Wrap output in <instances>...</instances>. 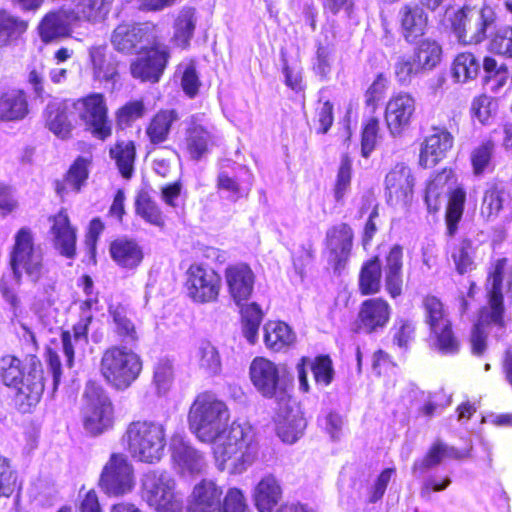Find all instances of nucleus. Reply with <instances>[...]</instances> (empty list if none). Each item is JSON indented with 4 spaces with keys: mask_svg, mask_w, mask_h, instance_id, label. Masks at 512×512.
Returning a JSON list of instances; mask_svg holds the SVG:
<instances>
[{
    "mask_svg": "<svg viewBox=\"0 0 512 512\" xmlns=\"http://www.w3.org/2000/svg\"><path fill=\"white\" fill-rule=\"evenodd\" d=\"M421 309L424 323L429 330L431 347L441 355L458 354L461 341L454 331L453 321L444 301L439 296L428 293L422 297Z\"/></svg>",
    "mask_w": 512,
    "mask_h": 512,
    "instance_id": "obj_3",
    "label": "nucleus"
},
{
    "mask_svg": "<svg viewBox=\"0 0 512 512\" xmlns=\"http://www.w3.org/2000/svg\"><path fill=\"white\" fill-rule=\"evenodd\" d=\"M0 377L6 386L17 390L18 397L28 406L39 402L44 391L41 361L36 356L24 360L6 355L0 359Z\"/></svg>",
    "mask_w": 512,
    "mask_h": 512,
    "instance_id": "obj_2",
    "label": "nucleus"
},
{
    "mask_svg": "<svg viewBox=\"0 0 512 512\" xmlns=\"http://www.w3.org/2000/svg\"><path fill=\"white\" fill-rule=\"evenodd\" d=\"M160 30L157 25L146 22L140 24H120L111 36L113 47L122 53L131 54L137 49L148 50L159 44Z\"/></svg>",
    "mask_w": 512,
    "mask_h": 512,
    "instance_id": "obj_13",
    "label": "nucleus"
},
{
    "mask_svg": "<svg viewBox=\"0 0 512 512\" xmlns=\"http://www.w3.org/2000/svg\"><path fill=\"white\" fill-rule=\"evenodd\" d=\"M110 155L115 159L121 175L130 178L133 172L135 146L132 141L119 142L110 149Z\"/></svg>",
    "mask_w": 512,
    "mask_h": 512,
    "instance_id": "obj_56",
    "label": "nucleus"
},
{
    "mask_svg": "<svg viewBox=\"0 0 512 512\" xmlns=\"http://www.w3.org/2000/svg\"><path fill=\"white\" fill-rule=\"evenodd\" d=\"M90 161L85 157H78L67 172L63 185L57 186V193L63 195L67 188L79 192L85 184L88 175Z\"/></svg>",
    "mask_w": 512,
    "mask_h": 512,
    "instance_id": "obj_53",
    "label": "nucleus"
},
{
    "mask_svg": "<svg viewBox=\"0 0 512 512\" xmlns=\"http://www.w3.org/2000/svg\"><path fill=\"white\" fill-rule=\"evenodd\" d=\"M223 491L213 481L203 479L195 485L188 512H220Z\"/></svg>",
    "mask_w": 512,
    "mask_h": 512,
    "instance_id": "obj_29",
    "label": "nucleus"
},
{
    "mask_svg": "<svg viewBox=\"0 0 512 512\" xmlns=\"http://www.w3.org/2000/svg\"><path fill=\"white\" fill-rule=\"evenodd\" d=\"M249 378L255 389L266 398L283 396L289 384L286 369L264 356L252 359Z\"/></svg>",
    "mask_w": 512,
    "mask_h": 512,
    "instance_id": "obj_11",
    "label": "nucleus"
},
{
    "mask_svg": "<svg viewBox=\"0 0 512 512\" xmlns=\"http://www.w3.org/2000/svg\"><path fill=\"white\" fill-rule=\"evenodd\" d=\"M307 366H309L314 381L317 385L326 387L332 383L335 372L332 359L328 354L317 355L313 360L303 356L298 360L296 364L299 385L303 392L309 391V383L306 371Z\"/></svg>",
    "mask_w": 512,
    "mask_h": 512,
    "instance_id": "obj_26",
    "label": "nucleus"
},
{
    "mask_svg": "<svg viewBox=\"0 0 512 512\" xmlns=\"http://www.w3.org/2000/svg\"><path fill=\"white\" fill-rule=\"evenodd\" d=\"M495 150L496 143L492 139L481 141L471 150L469 160L475 177L483 176L486 172L493 170Z\"/></svg>",
    "mask_w": 512,
    "mask_h": 512,
    "instance_id": "obj_48",
    "label": "nucleus"
},
{
    "mask_svg": "<svg viewBox=\"0 0 512 512\" xmlns=\"http://www.w3.org/2000/svg\"><path fill=\"white\" fill-rule=\"evenodd\" d=\"M135 209L146 222L158 226L160 224V212L156 202L147 191H140L135 201Z\"/></svg>",
    "mask_w": 512,
    "mask_h": 512,
    "instance_id": "obj_59",
    "label": "nucleus"
},
{
    "mask_svg": "<svg viewBox=\"0 0 512 512\" xmlns=\"http://www.w3.org/2000/svg\"><path fill=\"white\" fill-rule=\"evenodd\" d=\"M10 265L18 282L23 273L33 282H37L43 275V254L35 246L32 232L27 227L21 228L15 235Z\"/></svg>",
    "mask_w": 512,
    "mask_h": 512,
    "instance_id": "obj_8",
    "label": "nucleus"
},
{
    "mask_svg": "<svg viewBox=\"0 0 512 512\" xmlns=\"http://www.w3.org/2000/svg\"><path fill=\"white\" fill-rule=\"evenodd\" d=\"M384 285L391 299L400 297L404 289V251L400 244L392 245L385 257Z\"/></svg>",
    "mask_w": 512,
    "mask_h": 512,
    "instance_id": "obj_27",
    "label": "nucleus"
},
{
    "mask_svg": "<svg viewBox=\"0 0 512 512\" xmlns=\"http://www.w3.org/2000/svg\"><path fill=\"white\" fill-rule=\"evenodd\" d=\"M213 443L212 451L221 469L234 459L241 463L250 462L255 458L257 443L252 427L236 421L220 429L219 435L209 441Z\"/></svg>",
    "mask_w": 512,
    "mask_h": 512,
    "instance_id": "obj_4",
    "label": "nucleus"
},
{
    "mask_svg": "<svg viewBox=\"0 0 512 512\" xmlns=\"http://www.w3.org/2000/svg\"><path fill=\"white\" fill-rule=\"evenodd\" d=\"M381 138L380 120L375 115L363 118L360 130L361 156L369 158Z\"/></svg>",
    "mask_w": 512,
    "mask_h": 512,
    "instance_id": "obj_51",
    "label": "nucleus"
},
{
    "mask_svg": "<svg viewBox=\"0 0 512 512\" xmlns=\"http://www.w3.org/2000/svg\"><path fill=\"white\" fill-rule=\"evenodd\" d=\"M487 49L491 53L512 59V26L498 25L496 18L493 27H489Z\"/></svg>",
    "mask_w": 512,
    "mask_h": 512,
    "instance_id": "obj_47",
    "label": "nucleus"
},
{
    "mask_svg": "<svg viewBox=\"0 0 512 512\" xmlns=\"http://www.w3.org/2000/svg\"><path fill=\"white\" fill-rule=\"evenodd\" d=\"M49 220L52 223L50 234L52 235L55 248L68 258L74 257L76 232L70 225L67 213L61 210L57 215L50 217Z\"/></svg>",
    "mask_w": 512,
    "mask_h": 512,
    "instance_id": "obj_30",
    "label": "nucleus"
},
{
    "mask_svg": "<svg viewBox=\"0 0 512 512\" xmlns=\"http://www.w3.org/2000/svg\"><path fill=\"white\" fill-rule=\"evenodd\" d=\"M424 73L413 55L399 57L394 65L395 77L401 84H409L414 76Z\"/></svg>",
    "mask_w": 512,
    "mask_h": 512,
    "instance_id": "obj_62",
    "label": "nucleus"
},
{
    "mask_svg": "<svg viewBox=\"0 0 512 512\" xmlns=\"http://www.w3.org/2000/svg\"><path fill=\"white\" fill-rule=\"evenodd\" d=\"M415 99L406 92L393 94L385 106L384 119L392 136H401L415 113Z\"/></svg>",
    "mask_w": 512,
    "mask_h": 512,
    "instance_id": "obj_19",
    "label": "nucleus"
},
{
    "mask_svg": "<svg viewBox=\"0 0 512 512\" xmlns=\"http://www.w3.org/2000/svg\"><path fill=\"white\" fill-rule=\"evenodd\" d=\"M184 287L192 302L215 303L221 293L222 277L212 266L204 263H192L186 271Z\"/></svg>",
    "mask_w": 512,
    "mask_h": 512,
    "instance_id": "obj_10",
    "label": "nucleus"
},
{
    "mask_svg": "<svg viewBox=\"0 0 512 512\" xmlns=\"http://www.w3.org/2000/svg\"><path fill=\"white\" fill-rule=\"evenodd\" d=\"M27 114L28 103L22 91L12 90L0 96V121L22 120Z\"/></svg>",
    "mask_w": 512,
    "mask_h": 512,
    "instance_id": "obj_46",
    "label": "nucleus"
},
{
    "mask_svg": "<svg viewBox=\"0 0 512 512\" xmlns=\"http://www.w3.org/2000/svg\"><path fill=\"white\" fill-rule=\"evenodd\" d=\"M296 342V334L283 321H269L264 325V344L274 353L284 352Z\"/></svg>",
    "mask_w": 512,
    "mask_h": 512,
    "instance_id": "obj_34",
    "label": "nucleus"
},
{
    "mask_svg": "<svg viewBox=\"0 0 512 512\" xmlns=\"http://www.w3.org/2000/svg\"><path fill=\"white\" fill-rule=\"evenodd\" d=\"M240 307L242 333L246 340L254 345L263 321L264 313L256 302L243 303Z\"/></svg>",
    "mask_w": 512,
    "mask_h": 512,
    "instance_id": "obj_49",
    "label": "nucleus"
},
{
    "mask_svg": "<svg viewBox=\"0 0 512 512\" xmlns=\"http://www.w3.org/2000/svg\"><path fill=\"white\" fill-rule=\"evenodd\" d=\"M414 176L402 163L396 164L385 177L386 202L388 205L406 206L414 194Z\"/></svg>",
    "mask_w": 512,
    "mask_h": 512,
    "instance_id": "obj_18",
    "label": "nucleus"
},
{
    "mask_svg": "<svg viewBox=\"0 0 512 512\" xmlns=\"http://www.w3.org/2000/svg\"><path fill=\"white\" fill-rule=\"evenodd\" d=\"M412 55L425 73L435 69L442 60V46L433 38H420L414 43Z\"/></svg>",
    "mask_w": 512,
    "mask_h": 512,
    "instance_id": "obj_40",
    "label": "nucleus"
},
{
    "mask_svg": "<svg viewBox=\"0 0 512 512\" xmlns=\"http://www.w3.org/2000/svg\"><path fill=\"white\" fill-rule=\"evenodd\" d=\"M475 247L473 241L469 238H462L456 244L451 253L456 271L463 275L475 268L474 263Z\"/></svg>",
    "mask_w": 512,
    "mask_h": 512,
    "instance_id": "obj_54",
    "label": "nucleus"
},
{
    "mask_svg": "<svg viewBox=\"0 0 512 512\" xmlns=\"http://www.w3.org/2000/svg\"><path fill=\"white\" fill-rule=\"evenodd\" d=\"M141 369L139 356L123 347H111L101 358V374L117 390L127 389L138 378Z\"/></svg>",
    "mask_w": 512,
    "mask_h": 512,
    "instance_id": "obj_6",
    "label": "nucleus"
},
{
    "mask_svg": "<svg viewBox=\"0 0 512 512\" xmlns=\"http://www.w3.org/2000/svg\"><path fill=\"white\" fill-rule=\"evenodd\" d=\"M113 0H74L70 12L76 23H98L108 15Z\"/></svg>",
    "mask_w": 512,
    "mask_h": 512,
    "instance_id": "obj_38",
    "label": "nucleus"
},
{
    "mask_svg": "<svg viewBox=\"0 0 512 512\" xmlns=\"http://www.w3.org/2000/svg\"><path fill=\"white\" fill-rule=\"evenodd\" d=\"M497 108V101L493 97L487 94H480L473 98L470 112L473 117L485 125L496 115Z\"/></svg>",
    "mask_w": 512,
    "mask_h": 512,
    "instance_id": "obj_58",
    "label": "nucleus"
},
{
    "mask_svg": "<svg viewBox=\"0 0 512 512\" xmlns=\"http://www.w3.org/2000/svg\"><path fill=\"white\" fill-rule=\"evenodd\" d=\"M508 264V258H498L492 262L487 274V280L491 282V287L487 292L488 305L486 307L491 309L490 317L499 322H502L501 315L505 313L502 287Z\"/></svg>",
    "mask_w": 512,
    "mask_h": 512,
    "instance_id": "obj_28",
    "label": "nucleus"
},
{
    "mask_svg": "<svg viewBox=\"0 0 512 512\" xmlns=\"http://www.w3.org/2000/svg\"><path fill=\"white\" fill-rule=\"evenodd\" d=\"M383 269L379 255H372L360 266L357 279L358 292L361 296H374L382 289Z\"/></svg>",
    "mask_w": 512,
    "mask_h": 512,
    "instance_id": "obj_31",
    "label": "nucleus"
},
{
    "mask_svg": "<svg viewBox=\"0 0 512 512\" xmlns=\"http://www.w3.org/2000/svg\"><path fill=\"white\" fill-rule=\"evenodd\" d=\"M182 511V495L176 490V482L173 479L162 482V512Z\"/></svg>",
    "mask_w": 512,
    "mask_h": 512,
    "instance_id": "obj_64",
    "label": "nucleus"
},
{
    "mask_svg": "<svg viewBox=\"0 0 512 512\" xmlns=\"http://www.w3.org/2000/svg\"><path fill=\"white\" fill-rule=\"evenodd\" d=\"M450 21L451 29L460 43L476 45L486 40L489 27L495 24L496 14L489 7H482L476 14L462 7L453 13Z\"/></svg>",
    "mask_w": 512,
    "mask_h": 512,
    "instance_id": "obj_9",
    "label": "nucleus"
},
{
    "mask_svg": "<svg viewBox=\"0 0 512 512\" xmlns=\"http://www.w3.org/2000/svg\"><path fill=\"white\" fill-rule=\"evenodd\" d=\"M196 9L191 6L183 7L177 14L173 23L172 41L181 49L190 47L191 39L196 29Z\"/></svg>",
    "mask_w": 512,
    "mask_h": 512,
    "instance_id": "obj_39",
    "label": "nucleus"
},
{
    "mask_svg": "<svg viewBox=\"0 0 512 512\" xmlns=\"http://www.w3.org/2000/svg\"><path fill=\"white\" fill-rule=\"evenodd\" d=\"M397 17L400 34L406 43H415L428 31V13L415 3L402 5Z\"/></svg>",
    "mask_w": 512,
    "mask_h": 512,
    "instance_id": "obj_23",
    "label": "nucleus"
},
{
    "mask_svg": "<svg viewBox=\"0 0 512 512\" xmlns=\"http://www.w3.org/2000/svg\"><path fill=\"white\" fill-rule=\"evenodd\" d=\"M76 23L70 8L61 7L48 12L38 25L40 39L44 43L58 42L70 37Z\"/></svg>",
    "mask_w": 512,
    "mask_h": 512,
    "instance_id": "obj_22",
    "label": "nucleus"
},
{
    "mask_svg": "<svg viewBox=\"0 0 512 512\" xmlns=\"http://www.w3.org/2000/svg\"><path fill=\"white\" fill-rule=\"evenodd\" d=\"M45 123L47 128L60 139H68L71 136L73 126L68 118L65 103L50 102L45 110Z\"/></svg>",
    "mask_w": 512,
    "mask_h": 512,
    "instance_id": "obj_42",
    "label": "nucleus"
},
{
    "mask_svg": "<svg viewBox=\"0 0 512 512\" xmlns=\"http://www.w3.org/2000/svg\"><path fill=\"white\" fill-rule=\"evenodd\" d=\"M332 65V43L327 42L326 45L318 43L315 54V62L312 67L314 73L321 79H327L331 73Z\"/></svg>",
    "mask_w": 512,
    "mask_h": 512,
    "instance_id": "obj_63",
    "label": "nucleus"
},
{
    "mask_svg": "<svg viewBox=\"0 0 512 512\" xmlns=\"http://www.w3.org/2000/svg\"><path fill=\"white\" fill-rule=\"evenodd\" d=\"M113 318L115 332L125 343H133L138 340L136 327L132 320L128 317L125 308L117 306L110 310Z\"/></svg>",
    "mask_w": 512,
    "mask_h": 512,
    "instance_id": "obj_57",
    "label": "nucleus"
},
{
    "mask_svg": "<svg viewBox=\"0 0 512 512\" xmlns=\"http://www.w3.org/2000/svg\"><path fill=\"white\" fill-rule=\"evenodd\" d=\"M490 312V308H487L486 306L481 307L478 313V320L471 329L469 338L470 350L471 353L476 357H482L487 350L488 334L485 330V327L489 325H495L501 329L506 327L505 313H502V322H499L497 320H493V318L490 317Z\"/></svg>",
    "mask_w": 512,
    "mask_h": 512,
    "instance_id": "obj_32",
    "label": "nucleus"
},
{
    "mask_svg": "<svg viewBox=\"0 0 512 512\" xmlns=\"http://www.w3.org/2000/svg\"><path fill=\"white\" fill-rule=\"evenodd\" d=\"M228 293L237 306L247 302L254 291L256 275L244 262L228 265L224 270Z\"/></svg>",
    "mask_w": 512,
    "mask_h": 512,
    "instance_id": "obj_20",
    "label": "nucleus"
},
{
    "mask_svg": "<svg viewBox=\"0 0 512 512\" xmlns=\"http://www.w3.org/2000/svg\"><path fill=\"white\" fill-rule=\"evenodd\" d=\"M395 474V467L384 468L380 471L373 484L367 489L366 502L368 504H375L384 497L388 485Z\"/></svg>",
    "mask_w": 512,
    "mask_h": 512,
    "instance_id": "obj_61",
    "label": "nucleus"
},
{
    "mask_svg": "<svg viewBox=\"0 0 512 512\" xmlns=\"http://www.w3.org/2000/svg\"><path fill=\"white\" fill-rule=\"evenodd\" d=\"M110 253L112 259L121 267L133 269L143 259L141 247L133 240L117 239L111 243Z\"/></svg>",
    "mask_w": 512,
    "mask_h": 512,
    "instance_id": "obj_44",
    "label": "nucleus"
},
{
    "mask_svg": "<svg viewBox=\"0 0 512 512\" xmlns=\"http://www.w3.org/2000/svg\"><path fill=\"white\" fill-rule=\"evenodd\" d=\"M456 179L457 176L454 169L444 167L429 177L424 189V203L427 212L431 215H437L441 211L443 198L446 195L447 202L444 220L446 225L445 233L448 237L456 235L467 201V192L461 185L455 186L445 193L446 187L454 183Z\"/></svg>",
    "mask_w": 512,
    "mask_h": 512,
    "instance_id": "obj_1",
    "label": "nucleus"
},
{
    "mask_svg": "<svg viewBox=\"0 0 512 512\" xmlns=\"http://www.w3.org/2000/svg\"><path fill=\"white\" fill-rule=\"evenodd\" d=\"M282 497V489L273 475L263 477L255 487L254 503L259 512H274Z\"/></svg>",
    "mask_w": 512,
    "mask_h": 512,
    "instance_id": "obj_36",
    "label": "nucleus"
},
{
    "mask_svg": "<svg viewBox=\"0 0 512 512\" xmlns=\"http://www.w3.org/2000/svg\"><path fill=\"white\" fill-rule=\"evenodd\" d=\"M391 316L392 306L387 299L382 296H369L358 306L353 331L366 335L381 332L388 326Z\"/></svg>",
    "mask_w": 512,
    "mask_h": 512,
    "instance_id": "obj_14",
    "label": "nucleus"
},
{
    "mask_svg": "<svg viewBox=\"0 0 512 512\" xmlns=\"http://www.w3.org/2000/svg\"><path fill=\"white\" fill-rule=\"evenodd\" d=\"M145 53L131 64L133 77L142 81L157 82L160 75V51L158 45L150 46Z\"/></svg>",
    "mask_w": 512,
    "mask_h": 512,
    "instance_id": "obj_43",
    "label": "nucleus"
},
{
    "mask_svg": "<svg viewBox=\"0 0 512 512\" xmlns=\"http://www.w3.org/2000/svg\"><path fill=\"white\" fill-rule=\"evenodd\" d=\"M354 231L346 222L330 226L325 234L324 246L327 263L334 273L340 274L347 266L352 255Z\"/></svg>",
    "mask_w": 512,
    "mask_h": 512,
    "instance_id": "obj_16",
    "label": "nucleus"
},
{
    "mask_svg": "<svg viewBox=\"0 0 512 512\" xmlns=\"http://www.w3.org/2000/svg\"><path fill=\"white\" fill-rule=\"evenodd\" d=\"M215 144L214 135L209 129L198 123L192 117L187 128L186 149L190 158L199 161L209 153L211 147Z\"/></svg>",
    "mask_w": 512,
    "mask_h": 512,
    "instance_id": "obj_33",
    "label": "nucleus"
},
{
    "mask_svg": "<svg viewBox=\"0 0 512 512\" xmlns=\"http://www.w3.org/2000/svg\"><path fill=\"white\" fill-rule=\"evenodd\" d=\"M135 485L133 465L126 455L111 454L103 467L99 486L109 496H123L132 491Z\"/></svg>",
    "mask_w": 512,
    "mask_h": 512,
    "instance_id": "obj_15",
    "label": "nucleus"
},
{
    "mask_svg": "<svg viewBox=\"0 0 512 512\" xmlns=\"http://www.w3.org/2000/svg\"><path fill=\"white\" fill-rule=\"evenodd\" d=\"M481 63L471 51L459 52L451 63V75L458 83H467L478 77Z\"/></svg>",
    "mask_w": 512,
    "mask_h": 512,
    "instance_id": "obj_45",
    "label": "nucleus"
},
{
    "mask_svg": "<svg viewBox=\"0 0 512 512\" xmlns=\"http://www.w3.org/2000/svg\"><path fill=\"white\" fill-rule=\"evenodd\" d=\"M127 451L137 461L153 464L160 460V423L138 420L130 423L123 436Z\"/></svg>",
    "mask_w": 512,
    "mask_h": 512,
    "instance_id": "obj_7",
    "label": "nucleus"
},
{
    "mask_svg": "<svg viewBox=\"0 0 512 512\" xmlns=\"http://www.w3.org/2000/svg\"><path fill=\"white\" fill-rule=\"evenodd\" d=\"M93 77L99 81H112L117 76V65L107 53L105 44L91 46L88 50Z\"/></svg>",
    "mask_w": 512,
    "mask_h": 512,
    "instance_id": "obj_41",
    "label": "nucleus"
},
{
    "mask_svg": "<svg viewBox=\"0 0 512 512\" xmlns=\"http://www.w3.org/2000/svg\"><path fill=\"white\" fill-rule=\"evenodd\" d=\"M160 477L156 471H149L142 479V498L155 511L160 510Z\"/></svg>",
    "mask_w": 512,
    "mask_h": 512,
    "instance_id": "obj_60",
    "label": "nucleus"
},
{
    "mask_svg": "<svg viewBox=\"0 0 512 512\" xmlns=\"http://www.w3.org/2000/svg\"><path fill=\"white\" fill-rule=\"evenodd\" d=\"M352 181V160L350 156L345 153L341 156L340 165L337 170L335 182L332 188V195L335 206H343L345 203V196L351 189Z\"/></svg>",
    "mask_w": 512,
    "mask_h": 512,
    "instance_id": "obj_50",
    "label": "nucleus"
},
{
    "mask_svg": "<svg viewBox=\"0 0 512 512\" xmlns=\"http://www.w3.org/2000/svg\"><path fill=\"white\" fill-rule=\"evenodd\" d=\"M75 110L86 129L97 139L111 136L112 124L108 119V108L101 93H93L74 103Z\"/></svg>",
    "mask_w": 512,
    "mask_h": 512,
    "instance_id": "obj_17",
    "label": "nucleus"
},
{
    "mask_svg": "<svg viewBox=\"0 0 512 512\" xmlns=\"http://www.w3.org/2000/svg\"><path fill=\"white\" fill-rule=\"evenodd\" d=\"M484 70L483 82L490 84L493 91H498L507 85L511 79L509 69L506 64H499L492 56H485L482 61Z\"/></svg>",
    "mask_w": 512,
    "mask_h": 512,
    "instance_id": "obj_52",
    "label": "nucleus"
},
{
    "mask_svg": "<svg viewBox=\"0 0 512 512\" xmlns=\"http://www.w3.org/2000/svg\"><path fill=\"white\" fill-rule=\"evenodd\" d=\"M171 459L182 472L199 473L202 470L203 457L181 438H173L170 444Z\"/></svg>",
    "mask_w": 512,
    "mask_h": 512,
    "instance_id": "obj_37",
    "label": "nucleus"
},
{
    "mask_svg": "<svg viewBox=\"0 0 512 512\" xmlns=\"http://www.w3.org/2000/svg\"><path fill=\"white\" fill-rule=\"evenodd\" d=\"M83 424L92 435L103 433L112 424V403L103 388L88 382L84 391Z\"/></svg>",
    "mask_w": 512,
    "mask_h": 512,
    "instance_id": "obj_12",
    "label": "nucleus"
},
{
    "mask_svg": "<svg viewBox=\"0 0 512 512\" xmlns=\"http://www.w3.org/2000/svg\"><path fill=\"white\" fill-rule=\"evenodd\" d=\"M469 456V450H459L454 446L448 445L443 440L436 439L428 447L424 456L413 462L411 471L414 474L422 475L441 465L446 459L463 460Z\"/></svg>",
    "mask_w": 512,
    "mask_h": 512,
    "instance_id": "obj_25",
    "label": "nucleus"
},
{
    "mask_svg": "<svg viewBox=\"0 0 512 512\" xmlns=\"http://www.w3.org/2000/svg\"><path fill=\"white\" fill-rule=\"evenodd\" d=\"M306 426V419L299 411H286L278 415L275 421L276 434L286 444L297 442L302 437Z\"/></svg>",
    "mask_w": 512,
    "mask_h": 512,
    "instance_id": "obj_35",
    "label": "nucleus"
},
{
    "mask_svg": "<svg viewBox=\"0 0 512 512\" xmlns=\"http://www.w3.org/2000/svg\"><path fill=\"white\" fill-rule=\"evenodd\" d=\"M508 200H512V180L510 182L494 178L487 183L480 205V216L485 221L495 220L503 211Z\"/></svg>",
    "mask_w": 512,
    "mask_h": 512,
    "instance_id": "obj_24",
    "label": "nucleus"
},
{
    "mask_svg": "<svg viewBox=\"0 0 512 512\" xmlns=\"http://www.w3.org/2000/svg\"><path fill=\"white\" fill-rule=\"evenodd\" d=\"M432 131L424 138L419 151L418 164L424 169L433 168L445 159L454 144L453 135L446 129L434 126Z\"/></svg>",
    "mask_w": 512,
    "mask_h": 512,
    "instance_id": "obj_21",
    "label": "nucleus"
},
{
    "mask_svg": "<svg viewBox=\"0 0 512 512\" xmlns=\"http://www.w3.org/2000/svg\"><path fill=\"white\" fill-rule=\"evenodd\" d=\"M26 21L14 17L10 13L0 10V47L6 46L26 31Z\"/></svg>",
    "mask_w": 512,
    "mask_h": 512,
    "instance_id": "obj_55",
    "label": "nucleus"
},
{
    "mask_svg": "<svg viewBox=\"0 0 512 512\" xmlns=\"http://www.w3.org/2000/svg\"><path fill=\"white\" fill-rule=\"evenodd\" d=\"M229 419L227 405L208 391L196 396L188 414L190 428L203 442L216 438Z\"/></svg>",
    "mask_w": 512,
    "mask_h": 512,
    "instance_id": "obj_5",
    "label": "nucleus"
}]
</instances>
